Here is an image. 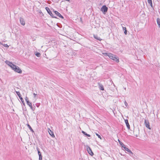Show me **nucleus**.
I'll return each mask as SVG.
<instances>
[{
	"instance_id": "1",
	"label": "nucleus",
	"mask_w": 160,
	"mask_h": 160,
	"mask_svg": "<svg viewBox=\"0 0 160 160\" xmlns=\"http://www.w3.org/2000/svg\"><path fill=\"white\" fill-rule=\"evenodd\" d=\"M5 62L15 72L19 73H22V70L18 66L13 64L11 62L8 61H6Z\"/></svg>"
},
{
	"instance_id": "2",
	"label": "nucleus",
	"mask_w": 160,
	"mask_h": 160,
	"mask_svg": "<svg viewBox=\"0 0 160 160\" xmlns=\"http://www.w3.org/2000/svg\"><path fill=\"white\" fill-rule=\"evenodd\" d=\"M109 55V57L111 59L117 62H118L119 61L118 58L115 55L110 53Z\"/></svg>"
},
{
	"instance_id": "3",
	"label": "nucleus",
	"mask_w": 160,
	"mask_h": 160,
	"mask_svg": "<svg viewBox=\"0 0 160 160\" xmlns=\"http://www.w3.org/2000/svg\"><path fill=\"white\" fill-rule=\"evenodd\" d=\"M108 9V8L106 6L104 5L101 8V10L105 14L107 12Z\"/></svg>"
},
{
	"instance_id": "4",
	"label": "nucleus",
	"mask_w": 160,
	"mask_h": 160,
	"mask_svg": "<svg viewBox=\"0 0 160 160\" xmlns=\"http://www.w3.org/2000/svg\"><path fill=\"white\" fill-rule=\"evenodd\" d=\"M87 149L88 153L91 156L93 155V153L92 151L91 148L88 146L87 147Z\"/></svg>"
},
{
	"instance_id": "5",
	"label": "nucleus",
	"mask_w": 160,
	"mask_h": 160,
	"mask_svg": "<svg viewBox=\"0 0 160 160\" xmlns=\"http://www.w3.org/2000/svg\"><path fill=\"white\" fill-rule=\"evenodd\" d=\"M48 131L49 134L52 137H55V135L53 132L51 131L49 128H48Z\"/></svg>"
},
{
	"instance_id": "6",
	"label": "nucleus",
	"mask_w": 160,
	"mask_h": 160,
	"mask_svg": "<svg viewBox=\"0 0 160 160\" xmlns=\"http://www.w3.org/2000/svg\"><path fill=\"white\" fill-rule=\"evenodd\" d=\"M144 123L146 127L150 129L149 127V122L148 121H147L146 120H144Z\"/></svg>"
},
{
	"instance_id": "7",
	"label": "nucleus",
	"mask_w": 160,
	"mask_h": 160,
	"mask_svg": "<svg viewBox=\"0 0 160 160\" xmlns=\"http://www.w3.org/2000/svg\"><path fill=\"white\" fill-rule=\"evenodd\" d=\"M20 21L21 24L23 26H24L25 24V22L24 19L22 18H20Z\"/></svg>"
},
{
	"instance_id": "8",
	"label": "nucleus",
	"mask_w": 160,
	"mask_h": 160,
	"mask_svg": "<svg viewBox=\"0 0 160 160\" xmlns=\"http://www.w3.org/2000/svg\"><path fill=\"white\" fill-rule=\"evenodd\" d=\"M122 148H123L124 150L127 151L128 152H129L132 154V151L130 150H129L128 148L126 147L125 146V145Z\"/></svg>"
},
{
	"instance_id": "9",
	"label": "nucleus",
	"mask_w": 160,
	"mask_h": 160,
	"mask_svg": "<svg viewBox=\"0 0 160 160\" xmlns=\"http://www.w3.org/2000/svg\"><path fill=\"white\" fill-rule=\"evenodd\" d=\"M54 12H55V14L57 16H58L60 18H63V16L62 15H61V14L59 12H58V11H55Z\"/></svg>"
},
{
	"instance_id": "10",
	"label": "nucleus",
	"mask_w": 160,
	"mask_h": 160,
	"mask_svg": "<svg viewBox=\"0 0 160 160\" xmlns=\"http://www.w3.org/2000/svg\"><path fill=\"white\" fill-rule=\"evenodd\" d=\"M125 122L126 123V126L127 127V128L128 129H130V126L129 125V123L128 122V120L126 119L125 120Z\"/></svg>"
},
{
	"instance_id": "11",
	"label": "nucleus",
	"mask_w": 160,
	"mask_h": 160,
	"mask_svg": "<svg viewBox=\"0 0 160 160\" xmlns=\"http://www.w3.org/2000/svg\"><path fill=\"white\" fill-rule=\"evenodd\" d=\"M25 100L27 102V104L30 106L32 105L31 103L29 101L28 98L26 97L25 98Z\"/></svg>"
},
{
	"instance_id": "12",
	"label": "nucleus",
	"mask_w": 160,
	"mask_h": 160,
	"mask_svg": "<svg viewBox=\"0 0 160 160\" xmlns=\"http://www.w3.org/2000/svg\"><path fill=\"white\" fill-rule=\"evenodd\" d=\"M46 10L48 13L51 16L52 15V12H51L49 9L48 7H46Z\"/></svg>"
},
{
	"instance_id": "13",
	"label": "nucleus",
	"mask_w": 160,
	"mask_h": 160,
	"mask_svg": "<svg viewBox=\"0 0 160 160\" xmlns=\"http://www.w3.org/2000/svg\"><path fill=\"white\" fill-rule=\"evenodd\" d=\"M99 89L101 90H104V88L103 87L101 84H99Z\"/></svg>"
},
{
	"instance_id": "14",
	"label": "nucleus",
	"mask_w": 160,
	"mask_h": 160,
	"mask_svg": "<svg viewBox=\"0 0 160 160\" xmlns=\"http://www.w3.org/2000/svg\"><path fill=\"white\" fill-rule=\"evenodd\" d=\"M94 37L96 39L98 40L99 41H101L102 40V39L98 37L97 35H94Z\"/></svg>"
},
{
	"instance_id": "15",
	"label": "nucleus",
	"mask_w": 160,
	"mask_h": 160,
	"mask_svg": "<svg viewBox=\"0 0 160 160\" xmlns=\"http://www.w3.org/2000/svg\"><path fill=\"white\" fill-rule=\"evenodd\" d=\"M157 22L159 27L160 28V19L158 18L157 19Z\"/></svg>"
},
{
	"instance_id": "16",
	"label": "nucleus",
	"mask_w": 160,
	"mask_h": 160,
	"mask_svg": "<svg viewBox=\"0 0 160 160\" xmlns=\"http://www.w3.org/2000/svg\"><path fill=\"white\" fill-rule=\"evenodd\" d=\"M38 154L39 157V160H42V156L40 152H38Z\"/></svg>"
},
{
	"instance_id": "17",
	"label": "nucleus",
	"mask_w": 160,
	"mask_h": 160,
	"mask_svg": "<svg viewBox=\"0 0 160 160\" xmlns=\"http://www.w3.org/2000/svg\"><path fill=\"white\" fill-rule=\"evenodd\" d=\"M122 29L123 30H124V33L125 35L127 34V30L126 29V28L125 27H123L122 26Z\"/></svg>"
},
{
	"instance_id": "18",
	"label": "nucleus",
	"mask_w": 160,
	"mask_h": 160,
	"mask_svg": "<svg viewBox=\"0 0 160 160\" xmlns=\"http://www.w3.org/2000/svg\"><path fill=\"white\" fill-rule=\"evenodd\" d=\"M82 132L83 134H84V135L88 136V137H90V135L89 134H88L87 133L85 132L84 131H82Z\"/></svg>"
},
{
	"instance_id": "19",
	"label": "nucleus",
	"mask_w": 160,
	"mask_h": 160,
	"mask_svg": "<svg viewBox=\"0 0 160 160\" xmlns=\"http://www.w3.org/2000/svg\"><path fill=\"white\" fill-rule=\"evenodd\" d=\"M148 3L152 7V0H148Z\"/></svg>"
},
{
	"instance_id": "20",
	"label": "nucleus",
	"mask_w": 160,
	"mask_h": 160,
	"mask_svg": "<svg viewBox=\"0 0 160 160\" xmlns=\"http://www.w3.org/2000/svg\"><path fill=\"white\" fill-rule=\"evenodd\" d=\"M27 125V126H28V128H29V129L30 130V131L31 132H34L33 130L32 129V128L28 124Z\"/></svg>"
},
{
	"instance_id": "21",
	"label": "nucleus",
	"mask_w": 160,
	"mask_h": 160,
	"mask_svg": "<svg viewBox=\"0 0 160 160\" xmlns=\"http://www.w3.org/2000/svg\"><path fill=\"white\" fill-rule=\"evenodd\" d=\"M110 53H102V54L105 56H108L109 57V54Z\"/></svg>"
},
{
	"instance_id": "22",
	"label": "nucleus",
	"mask_w": 160,
	"mask_h": 160,
	"mask_svg": "<svg viewBox=\"0 0 160 160\" xmlns=\"http://www.w3.org/2000/svg\"><path fill=\"white\" fill-rule=\"evenodd\" d=\"M118 141L119 144L122 146V147H123L124 145L122 142H121L119 139H118Z\"/></svg>"
},
{
	"instance_id": "23",
	"label": "nucleus",
	"mask_w": 160,
	"mask_h": 160,
	"mask_svg": "<svg viewBox=\"0 0 160 160\" xmlns=\"http://www.w3.org/2000/svg\"><path fill=\"white\" fill-rule=\"evenodd\" d=\"M16 92L19 98L21 96V95L19 92L16 91Z\"/></svg>"
},
{
	"instance_id": "24",
	"label": "nucleus",
	"mask_w": 160,
	"mask_h": 160,
	"mask_svg": "<svg viewBox=\"0 0 160 160\" xmlns=\"http://www.w3.org/2000/svg\"><path fill=\"white\" fill-rule=\"evenodd\" d=\"M20 99L21 101L23 103L24 102V101L23 99L22 98V97H20L19 98Z\"/></svg>"
},
{
	"instance_id": "25",
	"label": "nucleus",
	"mask_w": 160,
	"mask_h": 160,
	"mask_svg": "<svg viewBox=\"0 0 160 160\" xmlns=\"http://www.w3.org/2000/svg\"><path fill=\"white\" fill-rule=\"evenodd\" d=\"M35 55L38 57H40V53L39 52H37V53H36L35 54Z\"/></svg>"
},
{
	"instance_id": "26",
	"label": "nucleus",
	"mask_w": 160,
	"mask_h": 160,
	"mask_svg": "<svg viewBox=\"0 0 160 160\" xmlns=\"http://www.w3.org/2000/svg\"><path fill=\"white\" fill-rule=\"evenodd\" d=\"M4 47H7L8 48L9 47V46H8L7 44H2Z\"/></svg>"
},
{
	"instance_id": "27",
	"label": "nucleus",
	"mask_w": 160,
	"mask_h": 160,
	"mask_svg": "<svg viewBox=\"0 0 160 160\" xmlns=\"http://www.w3.org/2000/svg\"><path fill=\"white\" fill-rule=\"evenodd\" d=\"M96 136H97L99 138H100V139H101V136L99 135L97 133H96Z\"/></svg>"
},
{
	"instance_id": "28",
	"label": "nucleus",
	"mask_w": 160,
	"mask_h": 160,
	"mask_svg": "<svg viewBox=\"0 0 160 160\" xmlns=\"http://www.w3.org/2000/svg\"><path fill=\"white\" fill-rule=\"evenodd\" d=\"M124 103H125V104L126 106V107H127V106L128 105V103L127 102H126V101H125L124 102Z\"/></svg>"
},
{
	"instance_id": "29",
	"label": "nucleus",
	"mask_w": 160,
	"mask_h": 160,
	"mask_svg": "<svg viewBox=\"0 0 160 160\" xmlns=\"http://www.w3.org/2000/svg\"><path fill=\"white\" fill-rule=\"evenodd\" d=\"M37 150L38 151V152H40V151H39V148H37Z\"/></svg>"
},
{
	"instance_id": "30",
	"label": "nucleus",
	"mask_w": 160,
	"mask_h": 160,
	"mask_svg": "<svg viewBox=\"0 0 160 160\" xmlns=\"http://www.w3.org/2000/svg\"><path fill=\"white\" fill-rule=\"evenodd\" d=\"M33 94V95H34V98H35L36 97V96L37 95V94H35V93H34Z\"/></svg>"
},
{
	"instance_id": "31",
	"label": "nucleus",
	"mask_w": 160,
	"mask_h": 160,
	"mask_svg": "<svg viewBox=\"0 0 160 160\" xmlns=\"http://www.w3.org/2000/svg\"><path fill=\"white\" fill-rule=\"evenodd\" d=\"M115 111H113V110H112V112H113V113L115 114Z\"/></svg>"
},
{
	"instance_id": "32",
	"label": "nucleus",
	"mask_w": 160,
	"mask_h": 160,
	"mask_svg": "<svg viewBox=\"0 0 160 160\" xmlns=\"http://www.w3.org/2000/svg\"><path fill=\"white\" fill-rule=\"evenodd\" d=\"M153 113H154V110H153Z\"/></svg>"
},
{
	"instance_id": "33",
	"label": "nucleus",
	"mask_w": 160,
	"mask_h": 160,
	"mask_svg": "<svg viewBox=\"0 0 160 160\" xmlns=\"http://www.w3.org/2000/svg\"><path fill=\"white\" fill-rule=\"evenodd\" d=\"M136 137H138V136L137 135H136Z\"/></svg>"
}]
</instances>
